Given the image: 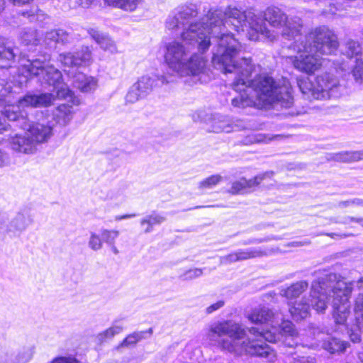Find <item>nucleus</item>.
I'll return each instance as SVG.
<instances>
[{
	"label": "nucleus",
	"mask_w": 363,
	"mask_h": 363,
	"mask_svg": "<svg viewBox=\"0 0 363 363\" xmlns=\"http://www.w3.org/2000/svg\"><path fill=\"white\" fill-rule=\"evenodd\" d=\"M355 320L357 328L363 332V313L355 314Z\"/></svg>",
	"instance_id": "nucleus-48"
},
{
	"label": "nucleus",
	"mask_w": 363,
	"mask_h": 363,
	"mask_svg": "<svg viewBox=\"0 0 363 363\" xmlns=\"http://www.w3.org/2000/svg\"><path fill=\"white\" fill-rule=\"evenodd\" d=\"M222 177L219 174L212 175L199 184V188L201 189H211L222 181Z\"/></svg>",
	"instance_id": "nucleus-33"
},
{
	"label": "nucleus",
	"mask_w": 363,
	"mask_h": 363,
	"mask_svg": "<svg viewBox=\"0 0 363 363\" xmlns=\"http://www.w3.org/2000/svg\"><path fill=\"white\" fill-rule=\"evenodd\" d=\"M362 53V48L358 42L350 40L346 43L345 55L348 57H357Z\"/></svg>",
	"instance_id": "nucleus-31"
},
{
	"label": "nucleus",
	"mask_w": 363,
	"mask_h": 363,
	"mask_svg": "<svg viewBox=\"0 0 363 363\" xmlns=\"http://www.w3.org/2000/svg\"><path fill=\"white\" fill-rule=\"evenodd\" d=\"M350 206H352L351 200L341 201L338 203V206L340 207H348Z\"/></svg>",
	"instance_id": "nucleus-57"
},
{
	"label": "nucleus",
	"mask_w": 363,
	"mask_h": 363,
	"mask_svg": "<svg viewBox=\"0 0 363 363\" xmlns=\"http://www.w3.org/2000/svg\"><path fill=\"white\" fill-rule=\"evenodd\" d=\"M75 1L79 6H80L83 8L89 7L94 1V0H75Z\"/></svg>",
	"instance_id": "nucleus-51"
},
{
	"label": "nucleus",
	"mask_w": 363,
	"mask_h": 363,
	"mask_svg": "<svg viewBox=\"0 0 363 363\" xmlns=\"http://www.w3.org/2000/svg\"><path fill=\"white\" fill-rule=\"evenodd\" d=\"M286 363H315V360L310 357L289 356L285 359Z\"/></svg>",
	"instance_id": "nucleus-39"
},
{
	"label": "nucleus",
	"mask_w": 363,
	"mask_h": 363,
	"mask_svg": "<svg viewBox=\"0 0 363 363\" xmlns=\"http://www.w3.org/2000/svg\"><path fill=\"white\" fill-rule=\"evenodd\" d=\"M247 318L255 324L269 325L270 329L259 330L252 327L249 333L253 338L246 340V331L240 323L225 320L211 325L206 340L211 345L220 350L236 353L246 352L274 362L277 359L276 352L263 340L269 342L279 340L280 334L277 333V325L282 320V314L278 310L258 306L247 314Z\"/></svg>",
	"instance_id": "nucleus-3"
},
{
	"label": "nucleus",
	"mask_w": 363,
	"mask_h": 363,
	"mask_svg": "<svg viewBox=\"0 0 363 363\" xmlns=\"http://www.w3.org/2000/svg\"><path fill=\"white\" fill-rule=\"evenodd\" d=\"M273 175L274 172L272 171H267L259 174L250 179H247L245 177H242L247 191L248 192L250 189L259 185L263 180L271 179Z\"/></svg>",
	"instance_id": "nucleus-26"
},
{
	"label": "nucleus",
	"mask_w": 363,
	"mask_h": 363,
	"mask_svg": "<svg viewBox=\"0 0 363 363\" xmlns=\"http://www.w3.org/2000/svg\"><path fill=\"white\" fill-rule=\"evenodd\" d=\"M308 287V283L306 281H300L292 284L291 286L281 291V295L288 299L298 297Z\"/></svg>",
	"instance_id": "nucleus-22"
},
{
	"label": "nucleus",
	"mask_w": 363,
	"mask_h": 363,
	"mask_svg": "<svg viewBox=\"0 0 363 363\" xmlns=\"http://www.w3.org/2000/svg\"><path fill=\"white\" fill-rule=\"evenodd\" d=\"M233 130V128L230 121L224 117H220L218 120H215L213 124V131L215 133H230Z\"/></svg>",
	"instance_id": "nucleus-28"
},
{
	"label": "nucleus",
	"mask_w": 363,
	"mask_h": 363,
	"mask_svg": "<svg viewBox=\"0 0 363 363\" xmlns=\"http://www.w3.org/2000/svg\"><path fill=\"white\" fill-rule=\"evenodd\" d=\"M111 248V250L113 251V252L115 254V255H118V250L117 249V247L115 246V244H113V245H108Z\"/></svg>",
	"instance_id": "nucleus-59"
},
{
	"label": "nucleus",
	"mask_w": 363,
	"mask_h": 363,
	"mask_svg": "<svg viewBox=\"0 0 363 363\" xmlns=\"http://www.w3.org/2000/svg\"><path fill=\"white\" fill-rule=\"evenodd\" d=\"M88 245L89 247L94 251H98L102 248V238H100L99 235L95 233H91Z\"/></svg>",
	"instance_id": "nucleus-36"
},
{
	"label": "nucleus",
	"mask_w": 363,
	"mask_h": 363,
	"mask_svg": "<svg viewBox=\"0 0 363 363\" xmlns=\"http://www.w3.org/2000/svg\"><path fill=\"white\" fill-rule=\"evenodd\" d=\"M8 220V215L6 213L0 212V230L5 227Z\"/></svg>",
	"instance_id": "nucleus-50"
},
{
	"label": "nucleus",
	"mask_w": 363,
	"mask_h": 363,
	"mask_svg": "<svg viewBox=\"0 0 363 363\" xmlns=\"http://www.w3.org/2000/svg\"><path fill=\"white\" fill-rule=\"evenodd\" d=\"M35 352V347L33 344L25 345L18 349L4 348L0 350V363H28Z\"/></svg>",
	"instance_id": "nucleus-10"
},
{
	"label": "nucleus",
	"mask_w": 363,
	"mask_h": 363,
	"mask_svg": "<svg viewBox=\"0 0 363 363\" xmlns=\"http://www.w3.org/2000/svg\"><path fill=\"white\" fill-rule=\"evenodd\" d=\"M5 1L4 0H0V13L4 9Z\"/></svg>",
	"instance_id": "nucleus-60"
},
{
	"label": "nucleus",
	"mask_w": 363,
	"mask_h": 363,
	"mask_svg": "<svg viewBox=\"0 0 363 363\" xmlns=\"http://www.w3.org/2000/svg\"><path fill=\"white\" fill-rule=\"evenodd\" d=\"M9 162V155L3 150L0 149V167H3L8 165Z\"/></svg>",
	"instance_id": "nucleus-44"
},
{
	"label": "nucleus",
	"mask_w": 363,
	"mask_h": 363,
	"mask_svg": "<svg viewBox=\"0 0 363 363\" xmlns=\"http://www.w3.org/2000/svg\"><path fill=\"white\" fill-rule=\"evenodd\" d=\"M329 220H330V222L333 223H342V224H347V223H349L350 222L354 221V222L360 223L362 225V226H363V218H355L354 217L348 216V217L345 218V219L343 220H339L337 218L332 217Z\"/></svg>",
	"instance_id": "nucleus-40"
},
{
	"label": "nucleus",
	"mask_w": 363,
	"mask_h": 363,
	"mask_svg": "<svg viewBox=\"0 0 363 363\" xmlns=\"http://www.w3.org/2000/svg\"><path fill=\"white\" fill-rule=\"evenodd\" d=\"M32 222L30 216L26 213H18L7 225L9 232H22Z\"/></svg>",
	"instance_id": "nucleus-19"
},
{
	"label": "nucleus",
	"mask_w": 363,
	"mask_h": 363,
	"mask_svg": "<svg viewBox=\"0 0 363 363\" xmlns=\"http://www.w3.org/2000/svg\"><path fill=\"white\" fill-rule=\"evenodd\" d=\"M6 128L7 125L6 124L5 120L0 117V133H1L4 130H6Z\"/></svg>",
	"instance_id": "nucleus-56"
},
{
	"label": "nucleus",
	"mask_w": 363,
	"mask_h": 363,
	"mask_svg": "<svg viewBox=\"0 0 363 363\" xmlns=\"http://www.w3.org/2000/svg\"><path fill=\"white\" fill-rule=\"evenodd\" d=\"M114 336L111 329L108 328L104 332L99 333L97 337L100 341H104L106 339L112 338Z\"/></svg>",
	"instance_id": "nucleus-46"
},
{
	"label": "nucleus",
	"mask_w": 363,
	"mask_h": 363,
	"mask_svg": "<svg viewBox=\"0 0 363 363\" xmlns=\"http://www.w3.org/2000/svg\"><path fill=\"white\" fill-rule=\"evenodd\" d=\"M55 96L51 93L26 94L19 99L17 104H9L1 111L8 120L15 123L18 128L26 131L25 135L16 134L9 138L11 149L19 153L32 155L38 146L47 143L52 136V126L41 122H32L28 118L25 108H40L51 106Z\"/></svg>",
	"instance_id": "nucleus-5"
},
{
	"label": "nucleus",
	"mask_w": 363,
	"mask_h": 363,
	"mask_svg": "<svg viewBox=\"0 0 363 363\" xmlns=\"http://www.w3.org/2000/svg\"><path fill=\"white\" fill-rule=\"evenodd\" d=\"M319 235H325L329 236L333 239H342V238H347L350 235H347V234H337V233H321Z\"/></svg>",
	"instance_id": "nucleus-49"
},
{
	"label": "nucleus",
	"mask_w": 363,
	"mask_h": 363,
	"mask_svg": "<svg viewBox=\"0 0 363 363\" xmlns=\"http://www.w3.org/2000/svg\"><path fill=\"white\" fill-rule=\"evenodd\" d=\"M143 3L144 0H121L115 8L120 9L125 11L133 12Z\"/></svg>",
	"instance_id": "nucleus-29"
},
{
	"label": "nucleus",
	"mask_w": 363,
	"mask_h": 363,
	"mask_svg": "<svg viewBox=\"0 0 363 363\" xmlns=\"http://www.w3.org/2000/svg\"><path fill=\"white\" fill-rule=\"evenodd\" d=\"M51 363H79L74 358L60 357L55 358Z\"/></svg>",
	"instance_id": "nucleus-45"
},
{
	"label": "nucleus",
	"mask_w": 363,
	"mask_h": 363,
	"mask_svg": "<svg viewBox=\"0 0 363 363\" xmlns=\"http://www.w3.org/2000/svg\"><path fill=\"white\" fill-rule=\"evenodd\" d=\"M19 40L27 47L37 46L42 40L41 35L33 28H24L19 33Z\"/></svg>",
	"instance_id": "nucleus-17"
},
{
	"label": "nucleus",
	"mask_w": 363,
	"mask_h": 363,
	"mask_svg": "<svg viewBox=\"0 0 363 363\" xmlns=\"http://www.w3.org/2000/svg\"><path fill=\"white\" fill-rule=\"evenodd\" d=\"M50 60V55H47L33 60L22 58L19 63L30 75L38 77L42 84L52 86L58 98L71 96L72 91L62 82V73L52 65H48Z\"/></svg>",
	"instance_id": "nucleus-7"
},
{
	"label": "nucleus",
	"mask_w": 363,
	"mask_h": 363,
	"mask_svg": "<svg viewBox=\"0 0 363 363\" xmlns=\"http://www.w3.org/2000/svg\"><path fill=\"white\" fill-rule=\"evenodd\" d=\"M203 274V269L193 268L186 270L179 275V279L183 281H191L201 277Z\"/></svg>",
	"instance_id": "nucleus-34"
},
{
	"label": "nucleus",
	"mask_w": 363,
	"mask_h": 363,
	"mask_svg": "<svg viewBox=\"0 0 363 363\" xmlns=\"http://www.w3.org/2000/svg\"><path fill=\"white\" fill-rule=\"evenodd\" d=\"M339 46L337 37L326 26L312 28L301 40H295L289 47L300 54L292 58L294 67L306 74H313L322 66L320 55H332Z\"/></svg>",
	"instance_id": "nucleus-6"
},
{
	"label": "nucleus",
	"mask_w": 363,
	"mask_h": 363,
	"mask_svg": "<svg viewBox=\"0 0 363 363\" xmlns=\"http://www.w3.org/2000/svg\"><path fill=\"white\" fill-rule=\"evenodd\" d=\"M72 107L66 104L60 105L53 112L55 121L61 125H67L72 120Z\"/></svg>",
	"instance_id": "nucleus-20"
},
{
	"label": "nucleus",
	"mask_w": 363,
	"mask_h": 363,
	"mask_svg": "<svg viewBox=\"0 0 363 363\" xmlns=\"http://www.w3.org/2000/svg\"><path fill=\"white\" fill-rule=\"evenodd\" d=\"M145 96L139 91L138 88L133 84L129 89L125 97L126 104H134Z\"/></svg>",
	"instance_id": "nucleus-32"
},
{
	"label": "nucleus",
	"mask_w": 363,
	"mask_h": 363,
	"mask_svg": "<svg viewBox=\"0 0 363 363\" xmlns=\"http://www.w3.org/2000/svg\"><path fill=\"white\" fill-rule=\"evenodd\" d=\"M262 242H263L262 239H251L247 241H244L242 244L247 245L250 244L261 243Z\"/></svg>",
	"instance_id": "nucleus-54"
},
{
	"label": "nucleus",
	"mask_w": 363,
	"mask_h": 363,
	"mask_svg": "<svg viewBox=\"0 0 363 363\" xmlns=\"http://www.w3.org/2000/svg\"><path fill=\"white\" fill-rule=\"evenodd\" d=\"M101 235L103 242L107 245H113L115 244L116 240L119 235V231L102 229Z\"/></svg>",
	"instance_id": "nucleus-35"
},
{
	"label": "nucleus",
	"mask_w": 363,
	"mask_h": 363,
	"mask_svg": "<svg viewBox=\"0 0 363 363\" xmlns=\"http://www.w3.org/2000/svg\"><path fill=\"white\" fill-rule=\"evenodd\" d=\"M224 306H225V301L219 300L217 302H216V303L211 304V306H209L208 307H207L206 308V313L207 314H211V313L220 309Z\"/></svg>",
	"instance_id": "nucleus-41"
},
{
	"label": "nucleus",
	"mask_w": 363,
	"mask_h": 363,
	"mask_svg": "<svg viewBox=\"0 0 363 363\" xmlns=\"http://www.w3.org/2000/svg\"><path fill=\"white\" fill-rule=\"evenodd\" d=\"M87 32L103 50L109 51L111 53L117 51L114 42L108 35L93 28H88Z\"/></svg>",
	"instance_id": "nucleus-15"
},
{
	"label": "nucleus",
	"mask_w": 363,
	"mask_h": 363,
	"mask_svg": "<svg viewBox=\"0 0 363 363\" xmlns=\"http://www.w3.org/2000/svg\"><path fill=\"white\" fill-rule=\"evenodd\" d=\"M165 220L166 218L164 216L153 213L151 215H148L142 219L140 224L142 225L145 224L147 225V228L145 230V233H148L152 230V227L154 225L161 224Z\"/></svg>",
	"instance_id": "nucleus-27"
},
{
	"label": "nucleus",
	"mask_w": 363,
	"mask_h": 363,
	"mask_svg": "<svg viewBox=\"0 0 363 363\" xmlns=\"http://www.w3.org/2000/svg\"><path fill=\"white\" fill-rule=\"evenodd\" d=\"M206 18L212 37L218 39L212 63L225 74H235L231 86L237 95L231 100L232 106L240 108L252 106L262 108L269 105L277 108L291 107L292 89L287 80L276 82L270 77L260 76L250 82L249 79L255 69L251 58L237 60L242 45L231 30L238 33L245 32L246 37L252 41L263 38L273 42L278 39L279 34L267 27L263 15L252 8L245 10L240 6L229 5L208 9Z\"/></svg>",
	"instance_id": "nucleus-1"
},
{
	"label": "nucleus",
	"mask_w": 363,
	"mask_h": 363,
	"mask_svg": "<svg viewBox=\"0 0 363 363\" xmlns=\"http://www.w3.org/2000/svg\"><path fill=\"white\" fill-rule=\"evenodd\" d=\"M59 60L65 67H67L88 66L92 62L91 52L88 47H82L79 51L75 53L60 54Z\"/></svg>",
	"instance_id": "nucleus-11"
},
{
	"label": "nucleus",
	"mask_w": 363,
	"mask_h": 363,
	"mask_svg": "<svg viewBox=\"0 0 363 363\" xmlns=\"http://www.w3.org/2000/svg\"><path fill=\"white\" fill-rule=\"evenodd\" d=\"M135 216V214H125V215H123V216H116L115 220H123V219L133 218Z\"/></svg>",
	"instance_id": "nucleus-53"
},
{
	"label": "nucleus",
	"mask_w": 363,
	"mask_h": 363,
	"mask_svg": "<svg viewBox=\"0 0 363 363\" xmlns=\"http://www.w3.org/2000/svg\"><path fill=\"white\" fill-rule=\"evenodd\" d=\"M44 40L48 45L52 43L65 45L70 42V36L66 30L56 29L47 32Z\"/></svg>",
	"instance_id": "nucleus-21"
},
{
	"label": "nucleus",
	"mask_w": 363,
	"mask_h": 363,
	"mask_svg": "<svg viewBox=\"0 0 363 363\" xmlns=\"http://www.w3.org/2000/svg\"><path fill=\"white\" fill-rule=\"evenodd\" d=\"M352 74L356 82H363V61L357 58L356 65L352 70Z\"/></svg>",
	"instance_id": "nucleus-37"
},
{
	"label": "nucleus",
	"mask_w": 363,
	"mask_h": 363,
	"mask_svg": "<svg viewBox=\"0 0 363 363\" xmlns=\"http://www.w3.org/2000/svg\"><path fill=\"white\" fill-rule=\"evenodd\" d=\"M297 84L304 97L308 100L337 99L341 95L339 79L330 73L319 74L314 81L306 77L298 78Z\"/></svg>",
	"instance_id": "nucleus-8"
},
{
	"label": "nucleus",
	"mask_w": 363,
	"mask_h": 363,
	"mask_svg": "<svg viewBox=\"0 0 363 363\" xmlns=\"http://www.w3.org/2000/svg\"><path fill=\"white\" fill-rule=\"evenodd\" d=\"M22 16L28 18L30 22L43 21L47 17L46 14L43 11L37 8H32L30 10L23 11Z\"/></svg>",
	"instance_id": "nucleus-30"
},
{
	"label": "nucleus",
	"mask_w": 363,
	"mask_h": 363,
	"mask_svg": "<svg viewBox=\"0 0 363 363\" xmlns=\"http://www.w3.org/2000/svg\"><path fill=\"white\" fill-rule=\"evenodd\" d=\"M347 346V342L332 337H327L322 343V347L331 354L344 352Z\"/></svg>",
	"instance_id": "nucleus-23"
},
{
	"label": "nucleus",
	"mask_w": 363,
	"mask_h": 363,
	"mask_svg": "<svg viewBox=\"0 0 363 363\" xmlns=\"http://www.w3.org/2000/svg\"><path fill=\"white\" fill-rule=\"evenodd\" d=\"M73 85L83 93H89L94 91L98 85V81L91 76H87L79 72L74 77Z\"/></svg>",
	"instance_id": "nucleus-14"
},
{
	"label": "nucleus",
	"mask_w": 363,
	"mask_h": 363,
	"mask_svg": "<svg viewBox=\"0 0 363 363\" xmlns=\"http://www.w3.org/2000/svg\"><path fill=\"white\" fill-rule=\"evenodd\" d=\"M199 6L184 4L170 14L166 20L168 30L179 33L182 42L172 40L166 45L164 60L168 67L180 77L199 76L206 67V60L191 50L206 52L211 45V29L206 15L197 18Z\"/></svg>",
	"instance_id": "nucleus-2"
},
{
	"label": "nucleus",
	"mask_w": 363,
	"mask_h": 363,
	"mask_svg": "<svg viewBox=\"0 0 363 363\" xmlns=\"http://www.w3.org/2000/svg\"><path fill=\"white\" fill-rule=\"evenodd\" d=\"M352 283L347 282L335 273L326 274L311 284L309 298L303 297L289 306V312L296 320L307 318L311 307L318 313H324L333 296V318L336 323L343 325L350 315L349 301Z\"/></svg>",
	"instance_id": "nucleus-4"
},
{
	"label": "nucleus",
	"mask_w": 363,
	"mask_h": 363,
	"mask_svg": "<svg viewBox=\"0 0 363 363\" xmlns=\"http://www.w3.org/2000/svg\"><path fill=\"white\" fill-rule=\"evenodd\" d=\"M277 333L280 334L279 338L285 335L286 340L285 342L289 347H294V345H297L298 342H295L294 338L297 337V331L294 328L293 323L289 320H283L281 324L279 325H277Z\"/></svg>",
	"instance_id": "nucleus-16"
},
{
	"label": "nucleus",
	"mask_w": 363,
	"mask_h": 363,
	"mask_svg": "<svg viewBox=\"0 0 363 363\" xmlns=\"http://www.w3.org/2000/svg\"><path fill=\"white\" fill-rule=\"evenodd\" d=\"M229 192L232 194H238L247 192L242 177L238 181H235L232 184V186L229 190Z\"/></svg>",
	"instance_id": "nucleus-38"
},
{
	"label": "nucleus",
	"mask_w": 363,
	"mask_h": 363,
	"mask_svg": "<svg viewBox=\"0 0 363 363\" xmlns=\"http://www.w3.org/2000/svg\"><path fill=\"white\" fill-rule=\"evenodd\" d=\"M271 250H262L259 248L240 249L229 255L220 257L221 264H230L235 262L244 261L268 255Z\"/></svg>",
	"instance_id": "nucleus-12"
},
{
	"label": "nucleus",
	"mask_w": 363,
	"mask_h": 363,
	"mask_svg": "<svg viewBox=\"0 0 363 363\" xmlns=\"http://www.w3.org/2000/svg\"><path fill=\"white\" fill-rule=\"evenodd\" d=\"M149 333L152 335V329L150 328L147 331H140V332H134L129 334L121 343L116 347L117 350H119L121 347H128L130 346H134L142 339H144L145 335L146 333Z\"/></svg>",
	"instance_id": "nucleus-25"
},
{
	"label": "nucleus",
	"mask_w": 363,
	"mask_h": 363,
	"mask_svg": "<svg viewBox=\"0 0 363 363\" xmlns=\"http://www.w3.org/2000/svg\"><path fill=\"white\" fill-rule=\"evenodd\" d=\"M363 159V152H342L329 155L328 160L350 162Z\"/></svg>",
	"instance_id": "nucleus-24"
},
{
	"label": "nucleus",
	"mask_w": 363,
	"mask_h": 363,
	"mask_svg": "<svg viewBox=\"0 0 363 363\" xmlns=\"http://www.w3.org/2000/svg\"><path fill=\"white\" fill-rule=\"evenodd\" d=\"M350 340H351L353 342H360V340H361L360 335H359L358 333H354V332H352V333L350 335Z\"/></svg>",
	"instance_id": "nucleus-52"
},
{
	"label": "nucleus",
	"mask_w": 363,
	"mask_h": 363,
	"mask_svg": "<svg viewBox=\"0 0 363 363\" xmlns=\"http://www.w3.org/2000/svg\"><path fill=\"white\" fill-rule=\"evenodd\" d=\"M351 202H352V205L363 206V201H362L359 199H355L351 200Z\"/></svg>",
	"instance_id": "nucleus-58"
},
{
	"label": "nucleus",
	"mask_w": 363,
	"mask_h": 363,
	"mask_svg": "<svg viewBox=\"0 0 363 363\" xmlns=\"http://www.w3.org/2000/svg\"><path fill=\"white\" fill-rule=\"evenodd\" d=\"M167 83H169V81L167 79L166 77L163 75H145L141 77L134 84L138 88L141 93L147 96L155 87Z\"/></svg>",
	"instance_id": "nucleus-13"
},
{
	"label": "nucleus",
	"mask_w": 363,
	"mask_h": 363,
	"mask_svg": "<svg viewBox=\"0 0 363 363\" xmlns=\"http://www.w3.org/2000/svg\"><path fill=\"white\" fill-rule=\"evenodd\" d=\"M11 92V86L9 83H0V97L6 98Z\"/></svg>",
	"instance_id": "nucleus-43"
},
{
	"label": "nucleus",
	"mask_w": 363,
	"mask_h": 363,
	"mask_svg": "<svg viewBox=\"0 0 363 363\" xmlns=\"http://www.w3.org/2000/svg\"><path fill=\"white\" fill-rule=\"evenodd\" d=\"M263 17L271 27L280 30L284 39L292 40L301 33L303 20L296 16L289 17L277 6L267 7L263 12Z\"/></svg>",
	"instance_id": "nucleus-9"
},
{
	"label": "nucleus",
	"mask_w": 363,
	"mask_h": 363,
	"mask_svg": "<svg viewBox=\"0 0 363 363\" xmlns=\"http://www.w3.org/2000/svg\"><path fill=\"white\" fill-rule=\"evenodd\" d=\"M363 313V293H360L356 298L354 306V313L361 314Z\"/></svg>",
	"instance_id": "nucleus-42"
},
{
	"label": "nucleus",
	"mask_w": 363,
	"mask_h": 363,
	"mask_svg": "<svg viewBox=\"0 0 363 363\" xmlns=\"http://www.w3.org/2000/svg\"><path fill=\"white\" fill-rule=\"evenodd\" d=\"M121 0H104L105 4L108 6L116 7Z\"/></svg>",
	"instance_id": "nucleus-55"
},
{
	"label": "nucleus",
	"mask_w": 363,
	"mask_h": 363,
	"mask_svg": "<svg viewBox=\"0 0 363 363\" xmlns=\"http://www.w3.org/2000/svg\"><path fill=\"white\" fill-rule=\"evenodd\" d=\"M16 57L14 48L9 45L5 39L0 35V67H11Z\"/></svg>",
	"instance_id": "nucleus-18"
},
{
	"label": "nucleus",
	"mask_w": 363,
	"mask_h": 363,
	"mask_svg": "<svg viewBox=\"0 0 363 363\" xmlns=\"http://www.w3.org/2000/svg\"><path fill=\"white\" fill-rule=\"evenodd\" d=\"M114 335L121 333L123 330V325L120 324L118 321H115L112 326L110 327Z\"/></svg>",
	"instance_id": "nucleus-47"
}]
</instances>
